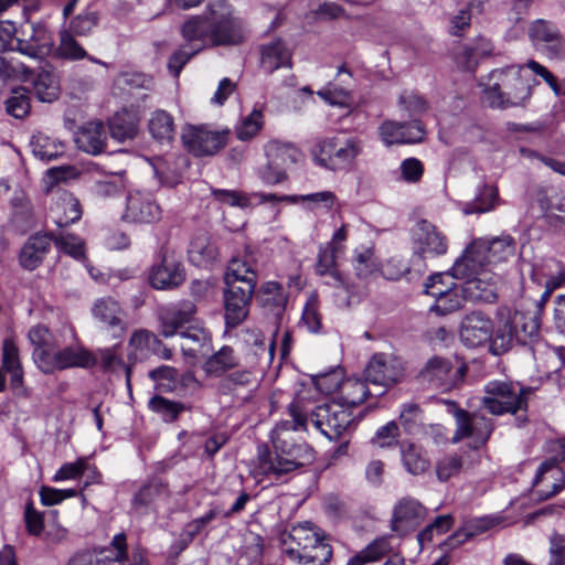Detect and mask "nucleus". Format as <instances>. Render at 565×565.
<instances>
[{
    "label": "nucleus",
    "instance_id": "obj_1",
    "mask_svg": "<svg viewBox=\"0 0 565 565\" xmlns=\"http://www.w3.org/2000/svg\"><path fill=\"white\" fill-rule=\"evenodd\" d=\"M288 411L291 419L279 422L271 431L275 451L271 452L266 445L257 449L255 471L259 476L278 480L315 459V451L309 445L292 444L288 439L290 431L307 429L309 416L302 413L296 403L290 404Z\"/></svg>",
    "mask_w": 565,
    "mask_h": 565
},
{
    "label": "nucleus",
    "instance_id": "obj_2",
    "mask_svg": "<svg viewBox=\"0 0 565 565\" xmlns=\"http://www.w3.org/2000/svg\"><path fill=\"white\" fill-rule=\"evenodd\" d=\"M195 311L192 302H182L162 309L159 313V333L164 338L180 334L183 340L181 350L184 355L206 356L212 351V338L206 329L192 324Z\"/></svg>",
    "mask_w": 565,
    "mask_h": 565
},
{
    "label": "nucleus",
    "instance_id": "obj_3",
    "mask_svg": "<svg viewBox=\"0 0 565 565\" xmlns=\"http://www.w3.org/2000/svg\"><path fill=\"white\" fill-rule=\"evenodd\" d=\"M523 65H509L493 70L483 89L484 102L492 108L507 109L524 106L537 84L524 75Z\"/></svg>",
    "mask_w": 565,
    "mask_h": 565
},
{
    "label": "nucleus",
    "instance_id": "obj_4",
    "mask_svg": "<svg viewBox=\"0 0 565 565\" xmlns=\"http://www.w3.org/2000/svg\"><path fill=\"white\" fill-rule=\"evenodd\" d=\"M484 395L481 398L482 406L492 415H518L519 425L527 420L529 395L531 387L519 383L493 380L484 385Z\"/></svg>",
    "mask_w": 565,
    "mask_h": 565
},
{
    "label": "nucleus",
    "instance_id": "obj_5",
    "mask_svg": "<svg viewBox=\"0 0 565 565\" xmlns=\"http://www.w3.org/2000/svg\"><path fill=\"white\" fill-rule=\"evenodd\" d=\"M290 543H284L282 553L299 565H326L332 557V547L318 532L307 525L292 529Z\"/></svg>",
    "mask_w": 565,
    "mask_h": 565
},
{
    "label": "nucleus",
    "instance_id": "obj_6",
    "mask_svg": "<svg viewBox=\"0 0 565 565\" xmlns=\"http://www.w3.org/2000/svg\"><path fill=\"white\" fill-rule=\"evenodd\" d=\"M206 19L211 30L212 46L238 45L245 40V25L226 0H210Z\"/></svg>",
    "mask_w": 565,
    "mask_h": 565
},
{
    "label": "nucleus",
    "instance_id": "obj_7",
    "mask_svg": "<svg viewBox=\"0 0 565 565\" xmlns=\"http://www.w3.org/2000/svg\"><path fill=\"white\" fill-rule=\"evenodd\" d=\"M362 142L352 137H327L316 141L311 149L315 162L332 171L349 169L362 152Z\"/></svg>",
    "mask_w": 565,
    "mask_h": 565
},
{
    "label": "nucleus",
    "instance_id": "obj_8",
    "mask_svg": "<svg viewBox=\"0 0 565 565\" xmlns=\"http://www.w3.org/2000/svg\"><path fill=\"white\" fill-rule=\"evenodd\" d=\"M309 422L329 440H340L355 429L352 412L338 401L317 405Z\"/></svg>",
    "mask_w": 565,
    "mask_h": 565
},
{
    "label": "nucleus",
    "instance_id": "obj_9",
    "mask_svg": "<svg viewBox=\"0 0 565 565\" xmlns=\"http://www.w3.org/2000/svg\"><path fill=\"white\" fill-rule=\"evenodd\" d=\"M0 74L3 77H13L21 74L23 81L32 83L34 94L41 102L52 103L60 95V84L54 73L41 71L34 75L30 67L14 58L0 57Z\"/></svg>",
    "mask_w": 565,
    "mask_h": 565
},
{
    "label": "nucleus",
    "instance_id": "obj_10",
    "mask_svg": "<svg viewBox=\"0 0 565 565\" xmlns=\"http://www.w3.org/2000/svg\"><path fill=\"white\" fill-rule=\"evenodd\" d=\"M39 354L40 370L44 374L75 367L90 369L97 364L96 355L81 343L53 349L50 354L44 351Z\"/></svg>",
    "mask_w": 565,
    "mask_h": 565
},
{
    "label": "nucleus",
    "instance_id": "obj_11",
    "mask_svg": "<svg viewBox=\"0 0 565 565\" xmlns=\"http://www.w3.org/2000/svg\"><path fill=\"white\" fill-rule=\"evenodd\" d=\"M466 372L465 364L455 367L450 360L433 356L419 371L417 379L429 388L449 391L463 381Z\"/></svg>",
    "mask_w": 565,
    "mask_h": 565
},
{
    "label": "nucleus",
    "instance_id": "obj_12",
    "mask_svg": "<svg viewBox=\"0 0 565 565\" xmlns=\"http://www.w3.org/2000/svg\"><path fill=\"white\" fill-rule=\"evenodd\" d=\"M454 416L457 426L452 436L454 444L466 438L470 439L469 447L472 449H479L487 444L494 429L491 418L461 408H457Z\"/></svg>",
    "mask_w": 565,
    "mask_h": 565
},
{
    "label": "nucleus",
    "instance_id": "obj_13",
    "mask_svg": "<svg viewBox=\"0 0 565 565\" xmlns=\"http://www.w3.org/2000/svg\"><path fill=\"white\" fill-rule=\"evenodd\" d=\"M404 362L392 354L376 353L364 370L365 381L375 390H386L399 382L404 376Z\"/></svg>",
    "mask_w": 565,
    "mask_h": 565
},
{
    "label": "nucleus",
    "instance_id": "obj_14",
    "mask_svg": "<svg viewBox=\"0 0 565 565\" xmlns=\"http://www.w3.org/2000/svg\"><path fill=\"white\" fill-rule=\"evenodd\" d=\"M230 130H213L209 126H191L182 135L188 150L196 157L214 156L225 147Z\"/></svg>",
    "mask_w": 565,
    "mask_h": 565
},
{
    "label": "nucleus",
    "instance_id": "obj_15",
    "mask_svg": "<svg viewBox=\"0 0 565 565\" xmlns=\"http://www.w3.org/2000/svg\"><path fill=\"white\" fill-rule=\"evenodd\" d=\"M161 207L149 192L135 191L127 195L122 220L134 224H151L161 218Z\"/></svg>",
    "mask_w": 565,
    "mask_h": 565
},
{
    "label": "nucleus",
    "instance_id": "obj_16",
    "mask_svg": "<svg viewBox=\"0 0 565 565\" xmlns=\"http://www.w3.org/2000/svg\"><path fill=\"white\" fill-rule=\"evenodd\" d=\"M413 244L415 254L423 258L444 255L448 249V239L445 234L426 220L416 223Z\"/></svg>",
    "mask_w": 565,
    "mask_h": 565
},
{
    "label": "nucleus",
    "instance_id": "obj_17",
    "mask_svg": "<svg viewBox=\"0 0 565 565\" xmlns=\"http://www.w3.org/2000/svg\"><path fill=\"white\" fill-rule=\"evenodd\" d=\"M426 516V508L415 498L404 497L393 508L391 530L403 536L414 531Z\"/></svg>",
    "mask_w": 565,
    "mask_h": 565
},
{
    "label": "nucleus",
    "instance_id": "obj_18",
    "mask_svg": "<svg viewBox=\"0 0 565 565\" xmlns=\"http://www.w3.org/2000/svg\"><path fill=\"white\" fill-rule=\"evenodd\" d=\"M254 292L252 285L226 286L224 303L227 327L235 328L246 319Z\"/></svg>",
    "mask_w": 565,
    "mask_h": 565
},
{
    "label": "nucleus",
    "instance_id": "obj_19",
    "mask_svg": "<svg viewBox=\"0 0 565 565\" xmlns=\"http://www.w3.org/2000/svg\"><path fill=\"white\" fill-rule=\"evenodd\" d=\"M379 132L387 146L422 142L426 136L425 126L418 119L411 122L385 120L381 124Z\"/></svg>",
    "mask_w": 565,
    "mask_h": 565
},
{
    "label": "nucleus",
    "instance_id": "obj_20",
    "mask_svg": "<svg viewBox=\"0 0 565 565\" xmlns=\"http://www.w3.org/2000/svg\"><path fill=\"white\" fill-rule=\"evenodd\" d=\"M24 38L18 39V52L32 57L43 58L54 49V40L43 24H29L23 30Z\"/></svg>",
    "mask_w": 565,
    "mask_h": 565
},
{
    "label": "nucleus",
    "instance_id": "obj_21",
    "mask_svg": "<svg viewBox=\"0 0 565 565\" xmlns=\"http://www.w3.org/2000/svg\"><path fill=\"white\" fill-rule=\"evenodd\" d=\"M529 36L534 45L545 49L550 57H562L565 54V40L552 22L541 19L534 21L529 29Z\"/></svg>",
    "mask_w": 565,
    "mask_h": 565
},
{
    "label": "nucleus",
    "instance_id": "obj_22",
    "mask_svg": "<svg viewBox=\"0 0 565 565\" xmlns=\"http://www.w3.org/2000/svg\"><path fill=\"white\" fill-rule=\"evenodd\" d=\"M149 280L156 289L177 288L185 280L184 268L172 255L163 254L160 263L152 266Z\"/></svg>",
    "mask_w": 565,
    "mask_h": 565
},
{
    "label": "nucleus",
    "instance_id": "obj_23",
    "mask_svg": "<svg viewBox=\"0 0 565 565\" xmlns=\"http://www.w3.org/2000/svg\"><path fill=\"white\" fill-rule=\"evenodd\" d=\"M92 316L107 330H118L120 333L127 330L126 312L113 297L107 296L96 299L92 307Z\"/></svg>",
    "mask_w": 565,
    "mask_h": 565
},
{
    "label": "nucleus",
    "instance_id": "obj_24",
    "mask_svg": "<svg viewBox=\"0 0 565 565\" xmlns=\"http://www.w3.org/2000/svg\"><path fill=\"white\" fill-rule=\"evenodd\" d=\"M493 324L481 312L467 315L461 322L460 339L467 347H479L491 339Z\"/></svg>",
    "mask_w": 565,
    "mask_h": 565
},
{
    "label": "nucleus",
    "instance_id": "obj_25",
    "mask_svg": "<svg viewBox=\"0 0 565 565\" xmlns=\"http://www.w3.org/2000/svg\"><path fill=\"white\" fill-rule=\"evenodd\" d=\"M183 44L194 52H202L211 45V30L206 10L203 14L192 15L181 26Z\"/></svg>",
    "mask_w": 565,
    "mask_h": 565
},
{
    "label": "nucleus",
    "instance_id": "obj_26",
    "mask_svg": "<svg viewBox=\"0 0 565 565\" xmlns=\"http://www.w3.org/2000/svg\"><path fill=\"white\" fill-rule=\"evenodd\" d=\"M460 291L465 300L492 302L497 298V278L491 271L465 280Z\"/></svg>",
    "mask_w": 565,
    "mask_h": 565
},
{
    "label": "nucleus",
    "instance_id": "obj_27",
    "mask_svg": "<svg viewBox=\"0 0 565 565\" xmlns=\"http://www.w3.org/2000/svg\"><path fill=\"white\" fill-rule=\"evenodd\" d=\"M479 247V243L475 241L466 248L462 256L455 262L451 270L456 278L466 280L471 277L480 276L482 271H488L486 267L489 266V264L483 252L478 249Z\"/></svg>",
    "mask_w": 565,
    "mask_h": 565
},
{
    "label": "nucleus",
    "instance_id": "obj_28",
    "mask_svg": "<svg viewBox=\"0 0 565 565\" xmlns=\"http://www.w3.org/2000/svg\"><path fill=\"white\" fill-rule=\"evenodd\" d=\"M53 237L49 234L36 233L28 238L19 254L20 265L28 270L40 266L51 248Z\"/></svg>",
    "mask_w": 565,
    "mask_h": 565
},
{
    "label": "nucleus",
    "instance_id": "obj_29",
    "mask_svg": "<svg viewBox=\"0 0 565 565\" xmlns=\"http://www.w3.org/2000/svg\"><path fill=\"white\" fill-rule=\"evenodd\" d=\"M74 141L76 147L93 156L100 154L106 149V130L100 121H90L79 128Z\"/></svg>",
    "mask_w": 565,
    "mask_h": 565
},
{
    "label": "nucleus",
    "instance_id": "obj_30",
    "mask_svg": "<svg viewBox=\"0 0 565 565\" xmlns=\"http://www.w3.org/2000/svg\"><path fill=\"white\" fill-rule=\"evenodd\" d=\"M218 256L216 244L206 234H198L191 239L188 257L192 265L200 268H211L218 260Z\"/></svg>",
    "mask_w": 565,
    "mask_h": 565
},
{
    "label": "nucleus",
    "instance_id": "obj_31",
    "mask_svg": "<svg viewBox=\"0 0 565 565\" xmlns=\"http://www.w3.org/2000/svg\"><path fill=\"white\" fill-rule=\"evenodd\" d=\"M153 85L152 77L143 73L121 72L114 79L113 93L125 98L135 96L138 90H151Z\"/></svg>",
    "mask_w": 565,
    "mask_h": 565
},
{
    "label": "nucleus",
    "instance_id": "obj_32",
    "mask_svg": "<svg viewBox=\"0 0 565 565\" xmlns=\"http://www.w3.org/2000/svg\"><path fill=\"white\" fill-rule=\"evenodd\" d=\"M508 317L511 326H513L516 343L525 345L539 337L540 318L537 311L523 312L515 310Z\"/></svg>",
    "mask_w": 565,
    "mask_h": 565
},
{
    "label": "nucleus",
    "instance_id": "obj_33",
    "mask_svg": "<svg viewBox=\"0 0 565 565\" xmlns=\"http://www.w3.org/2000/svg\"><path fill=\"white\" fill-rule=\"evenodd\" d=\"M561 475L562 472L554 460H547L540 465L533 484L537 489L541 499H548L563 489V484L556 482Z\"/></svg>",
    "mask_w": 565,
    "mask_h": 565
},
{
    "label": "nucleus",
    "instance_id": "obj_34",
    "mask_svg": "<svg viewBox=\"0 0 565 565\" xmlns=\"http://www.w3.org/2000/svg\"><path fill=\"white\" fill-rule=\"evenodd\" d=\"M367 381L360 379H347L340 385V403L351 411V408L362 404L367 396H380L384 394V390L371 391Z\"/></svg>",
    "mask_w": 565,
    "mask_h": 565
},
{
    "label": "nucleus",
    "instance_id": "obj_35",
    "mask_svg": "<svg viewBox=\"0 0 565 565\" xmlns=\"http://www.w3.org/2000/svg\"><path fill=\"white\" fill-rule=\"evenodd\" d=\"M110 137L119 142L132 140L139 131V117L136 113L122 109L109 119Z\"/></svg>",
    "mask_w": 565,
    "mask_h": 565
},
{
    "label": "nucleus",
    "instance_id": "obj_36",
    "mask_svg": "<svg viewBox=\"0 0 565 565\" xmlns=\"http://www.w3.org/2000/svg\"><path fill=\"white\" fill-rule=\"evenodd\" d=\"M479 250L483 252L489 265L508 260L515 253V242L510 235L492 239H478Z\"/></svg>",
    "mask_w": 565,
    "mask_h": 565
},
{
    "label": "nucleus",
    "instance_id": "obj_37",
    "mask_svg": "<svg viewBox=\"0 0 565 565\" xmlns=\"http://www.w3.org/2000/svg\"><path fill=\"white\" fill-rule=\"evenodd\" d=\"M262 67L268 74L279 67H291V53L281 40H275L262 46Z\"/></svg>",
    "mask_w": 565,
    "mask_h": 565
},
{
    "label": "nucleus",
    "instance_id": "obj_38",
    "mask_svg": "<svg viewBox=\"0 0 565 565\" xmlns=\"http://www.w3.org/2000/svg\"><path fill=\"white\" fill-rule=\"evenodd\" d=\"M393 551L392 536L382 535L371 541L363 550L353 555L347 565H366L380 562Z\"/></svg>",
    "mask_w": 565,
    "mask_h": 565
},
{
    "label": "nucleus",
    "instance_id": "obj_39",
    "mask_svg": "<svg viewBox=\"0 0 565 565\" xmlns=\"http://www.w3.org/2000/svg\"><path fill=\"white\" fill-rule=\"evenodd\" d=\"M266 156L274 167L284 169L285 173L302 160V153L297 147L279 141H270L266 146Z\"/></svg>",
    "mask_w": 565,
    "mask_h": 565
},
{
    "label": "nucleus",
    "instance_id": "obj_40",
    "mask_svg": "<svg viewBox=\"0 0 565 565\" xmlns=\"http://www.w3.org/2000/svg\"><path fill=\"white\" fill-rule=\"evenodd\" d=\"M55 223L63 227L77 222L82 217L79 201L71 193H61L53 207Z\"/></svg>",
    "mask_w": 565,
    "mask_h": 565
},
{
    "label": "nucleus",
    "instance_id": "obj_41",
    "mask_svg": "<svg viewBox=\"0 0 565 565\" xmlns=\"http://www.w3.org/2000/svg\"><path fill=\"white\" fill-rule=\"evenodd\" d=\"M429 287V296L436 299V303L431 307V311L441 316L458 310L465 300L462 294L459 295L458 288L456 287L451 289L450 284H447L445 288L436 287L433 284Z\"/></svg>",
    "mask_w": 565,
    "mask_h": 565
},
{
    "label": "nucleus",
    "instance_id": "obj_42",
    "mask_svg": "<svg viewBox=\"0 0 565 565\" xmlns=\"http://www.w3.org/2000/svg\"><path fill=\"white\" fill-rule=\"evenodd\" d=\"M262 307L279 316L286 308L288 296L282 286L276 281H266L258 291Z\"/></svg>",
    "mask_w": 565,
    "mask_h": 565
},
{
    "label": "nucleus",
    "instance_id": "obj_43",
    "mask_svg": "<svg viewBox=\"0 0 565 565\" xmlns=\"http://www.w3.org/2000/svg\"><path fill=\"white\" fill-rule=\"evenodd\" d=\"M401 457L404 468L411 475L418 476L429 469L430 461L426 451L415 444L402 443Z\"/></svg>",
    "mask_w": 565,
    "mask_h": 565
},
{
    "label": "nucleus",
    "instance_id": "obj_44",
    "mask_svg": "<svg viewBox=\"0 0 565 565\" xmlns=\"http://www.w3.org/2000/svg\"><path fill=\"white\" fill-rule=\"evenodd\" d=\"M225 284L226 286L252 285V288H256L257 274L248 260L233 258L227 266Z\"/></svg>",
    "mask_w": 565,
    "mask_h": 565
},
{
    "label": "nucleus",
    "instance_id": "obj_45",
    "mask_svg": "<svg viewBox=\"0 0 565 565\" xmlns=\"http://www.w3.org/2000/svg\"><path fill=\"white\" fill-rule=\"evenodd\" d=\"M237 365L238 359L234 354V350L231 347L224 345L207 358L203 364V370L207 375L220 376Z\"/></svg>",
    "mask_w": 565,
    "mask_h": 565
},
{
    "label": "nucleus",
    "instance_id": "obj_46",
    "mask_svg": "<svg viewBox=\"0 0 565 565\" xmlns=\"http://www.w3.org/2000/svg\"><path fill=\"white\" fill-rule=\"evenodd\" d=\"M2 367L11 375L12 387H20L23 383V370L19 350L10 339H6L2 344Z\"/></svg>",
    "mask_w": 565,
    "mask_h": 565
},
{
    "label": "nucleus",
    "instance_id": "obj_47",
    "mask_svg": "<svg viewBox=\"0 0 565 565\" xmlns=\"http://www.w3.org/2000/svg\"><path fill=\"white\" fill-rule=\"evenodd\" d=\"M491 351L493 354L499 355L507 352L516 343L513 326H511L509 317H501L497 327L493 328L491 334Z\"/></svg>",
    "mask_w": 565,
    "mask_h": 565
},
{
    "label": "nucleus",
    "instance_id": "obj_48",
    "mask_svg": "<svg viewBox=\"0 0 565 565\" xmlns=\"http://www.w3.org/2000/svg\"><path fill=\"white\" fill-rule=\"evenodd\" d=\"M148 129L151 136L159 142H169L174 137L173 118L166 110H156L151 114Z\"/></svg>",
    "mask_w": 565,
    "mask_h": 565
},
{
    "label": "nucleus",
    "instance_id": "obj_49",
    "mask_svg": "<svg viewBox=\"0 0 565 565\" xmlns=\"http://www.w3.org/2000/svg\"><path fill=\"white\" fill-rule=\"evenodd\" d=\"M56 52L57 55L64 60L79 61L88 58L93 63H100V61L89 56L81 43L75 40L74 34L67 30L60 32V42Z\"/></svg>",
    "mask_w": 565,
    "mask_h": 565
},
{
    "label": "nucleus",
    "instance_id": "obj_50",
    "mask_svg": "<svg viewBox=\"0 0 565 565\" xmlns=\"http://www.w3.org/2000/svg\"><path fill=\"white\" fill-rule=\"evenodd\" d=\"M340 253H342L341 247H320L316 273L319 276H330L334 279L337 285L343 286V280L337 268V258Z\"/></svg>",
    "mask_w": 565,
    "mask_h": 565
},
{
    "label": "nucleus",
    "instance_id": "obj_51",
    "mask_svg": "<svg viewBox=\"0 0 565 565\" xmlns=\"http://www.w3.org/2000/svg\"><path fill=\"white\" fill-rule=\"evenodd\" d=\"M30 148L35 158L42 161H51L56 159L64 152V146L61 142L43 135H33L30 140Z\"/></svg>",
    "mask_w": 565,
    "mask_h": 565
},
{
    "label": "nucleus",
    "instance_id": "obj_52",
    "mask_svg": "<svg viewBox=\"0 0 565 565\" xmlns=\"http://www.w3.org/2000/svg\"><path fill=\"white\" fill-rule=\"evenodd\" d=\"M167 497V486L160 479H152L135 494L132 504L135 508H146Z\"/></svg>",
    "mask_w": 565,
    "mask_h": 565
},
{
    "label": "nucleus",
    "instance_id": "obj_53",
    "mask_svg": "<svg viewBox=\"0 0 565 565\" xmlns=\"http://www.w3.org/2000/svg\"><path fill=\"white\" fill-rule=\"evenodd\" d=\"M499 203V192L495 186L483 185L476 199L465 205L462 212L465 214L487 213L492 211Z\"/></svg>",
    "mask_w": 565,
    "mask_h": 565
},
{
    "label": "nucleus",
    "instance_id": "obj_54",
    "mask_svg": "<svg viewBox=\"0 0 565 565\" xmlns=\"http://www.w3.org/2000/svg\"><path fill=\"white\" fill-rule=\"evenodd\" d=\"M380 263L370 247H362L355 250L353 267L360 279H369L379 271Z\"/></svg>",
    "mask_w": 565,
    "mask_h": 565
},
{
    "label": "nucleus",
    "instance_id": "obj_55",
    "mask_svg": "<svg viewBox=\"0 0 565 565\" xmlns=\"http://www.w3.org/2000/svg\"><path fill=\"white\" fill-rule=\"evenodd\" d=\"M151 412L160 415L164 422L172 423L184 411V405L179 402L170 401L160 395L151 397L148 402Z\"/></svg>",
    "mask_w": 565,
    "mask_h": 565
},
{
    "label": "nucleus",
    "instance_id": "obj_56",
    "mask_svg": "<svg viewBox=\"0 0 565 565\" xmlns=\"http://www.w3.org/2000/svg\"><path fill=\"white\" fill-rule=\"evenodd\" d=\"M492 44L484 38H478L473 45H468L462 52V64L468 71H473L481 58L492 53Z\"/></svg>",
    "mask_w": 565,
    "mask_h": 565
},
{
    "label": "nucleus",
    "instance_id": "obj_57",
    "mask_svg": "<svg viewBox=\"0 0 565 565\" xmlns=\"http://www.w3.org/2000/svg\"><path fill=\"white\" fill-rule=\"evenodd\" d=\"M28 337L34 345L33 360L40 369L39 353L44 351L50 354L54 349L52 334L46 327L39 324L30 329Z\"/></svg>",
    "mask_w": 565,
    "mask_h": 565
},
{
    "label": "nucleus",
    "instance_id": "obj_58",
    "mask_svg": "<svg viewBox=\"0 0 565 565\" xmlns=\"http://www.w3.org/2000/svg\"><path fill=\"white\" fill-rule=\"evenodd\" d=\"M401 113L407 117H418L428 109L427 102L413 90H404L398 97Z\"/></svg>",
    "mask_w": 565,
    "mask_h": 565
},
{
    "label": "nucleus",
    "instance_id": "obj_59",
    "mask_svg": "<svg viewBox=\"0 0 565 565\" xmlns=\"http://www.w3.org/2000/svg\"><path fill=\"white\" fill-rule=\"evenodd\" d=\"M149 377L161 392H173L178 385V371L172 366L162 365L153 369L149 372Z\"/></svg>",
    "mask_w": 565,
    "mask_h": 565
},
{
    "label": "nucleus",
    "instance_id": "obj_60",
    "mask_svg": "<svg viewBox=\"0 0 565 565\" xmlns=\"http://www.w3.org/2000/svg\"><path fill=\"white\" fill-rule=\"evenodd\" d=\"M288 203H305L309 202L313 207H322L324 210H331L337 202V196L331 191H321L310 194L292 195L282 198Z\"/></svg>",
    "mask_w": 565,
    "mask_h": 565
},
{
    "label": "nucleus",
    "instance_id": "obj_61",
    "mask_svg": "<svg viewBox=\"0 0 565 565\" xmlns=\"http://www.w3.org/2000/svg\"><path fill=\"white\" fill-rule=\"evenodd\" d=\"M7 113L14 118H23L30 111V99L25 88L19 87L12 90V95L6 102Z\"/></svg>",
    "mask_w": 565,
    "mask_h": 565
},
{
    "label": "nucleus",
    "instance_id": "obj_62",
    "mask_svg": "<svg viewBox=\"0 0 565 565\" xmlns=\"http://www.w3.org/2000/svg\"><path fill=\"white\" fill-rule=\"evenodd\" d=\"M301 324L311 333H319L322 323L321 316L319 313V306L316 296H311L309 300L306 302L302 316H301Z\"/></svg>",
    "mask_w": 565,
    "mask_h": 565
},
{
    "label": "nucleus",
    "instance_id": "obj_63",
    "mask_svg": "<svg viewBox=\"0 0 565 565\" xmlns=\"http://www.w3.org/2000/svg\"><path fill=\"white\" fill-rule=\"evenodd\" d=\"M462 468V459L456 454L447 455L443 457L436 463L437 478L445 482L450 478L457 476Z\"/></svg>",
    "mask_w": 565,
    "mask_h": 565
},
{
    "label": "nucleus",
    "instance_id": "obj_64",
    "mask_svg": "<svg viewBox=\"0 0 565 565\" xmlns=\"http://www.w3.org/2000/svg\"><path fill=\"white\" fill-rule=\"evenodd\" d=\"M422 409L415 403L405 404L399 414V422L408 434L418 431L422 424Z\"/></svg>",
    "mask_w": 565,
    "mask_h": 565
}]
</instances>
